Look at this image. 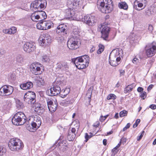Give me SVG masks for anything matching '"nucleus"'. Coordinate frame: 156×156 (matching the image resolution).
Segmentation results:
<instances>
[{
    "mask_svg": "<svg viewBox=\"0 0 156 156\" xmlns=\"http://www.w3.org/2000/svg\"><path fill=\"white\" fill-rule=\"evenodd\" d=\"M97 4L98 9L103 13H110L113 9L112 0H98Z\"/></svg>",
    "mask_w": 156,
    "mask_h": 156,
    "instance_id": "f257e3e1",
    "label": "nucleus"
},
{
    "mask_svg": "<svg viewBox=\"0 0 156 156\" xmlns=\"http://www.w3.org/2000/svg\"><path fill=\"white\" fill-rule=\"evenodd\" d=\"M97 4L98 9L103 13H110L113 9L112 0H98Z\"/></svg>",
    "mask_w": 156,
    "mask_h": 156,
    "instance_id": "f03ea898",
    "label": "nucleus"
},
{
    "mask_svg": "<svg viewBox=\"0 0 156 156\" xmlns=\"http://www.w3.org/2000/svg\"><path fill=\"white\" fill-rule=\"evenodd\" d=\"M80 0H68L67 5L69 8L65 10V16L69 18H75L76 11L72 8H76L79 5Z\"/></svg>",
    "mask_w": 156,
    "mask_h": 156,
    "instance_id": "7ed1b4c3",
    "label": "nucleus"
},
{
    "mask_svg": "<svg viewBox=\"0 0 156 156\" xmlns=\"http://www.w3.org/2000/svg\"><path fill=\"white\" fill-rule=\"evenodd\" d=\"M89 60V56L85 55L76 58L74 63L78 69H83L88 66Z\"/></svg>",
    "mask_w": 156,
    "mask_h": 156,
    "instance_id": "20e7f679",
    "label": "nucleus"
},
{
    "mask_svg": "<svg viewBox=\"0 0 156 156\" xmlns=\"http://www.w3.org/2000/svg\"><path fill=\"white\" fill-rule=\"evenodd\" d=\"M8 146L11 150L15 151L22 150L24 147V145L20 140L12 139L9 142Z\"/></svg>",
    "mask_w": 156,
    "mask_h": 156,
    "instance_id": "39448f33",
    "label": "nucleus"
},
{
    "mask_svg": "<svg viewBox=\"0 0 156 156\" xmlns=\"http://www.w3.org/2000/svg\"><path fill=\"white\" fill-rule=\"evenodd\" d=\"M26 117L24 114L21 112H18L12 117V122L16 126L23 124L26 122Z\"/></svg>",
    "mask_w": 156,
    "mask_h": 156,
    "instance_id": "423d86ee",
    "label": "nucleus"
},
{
    "mask_svg": "<svg viewBox=\"0 0 156 156\" xmlns=\"http://www.w3.org/2000/svg\"><path fill=\"white\" fill-rule=\"evenodd\" d=\"M146 55L148 57L154 56L156 53V42L147 44L145 48Z\"/></svg>",
    "mask_w": 156,
    "mask_h": 156,
    "instance_id": "0eeeda50",
    "label": "nucleus"
},
{
    "mask_svg": "<svg viewBox=\"0 0 156 156\" xmlns=\"http://www.w3.org/2000/svg\"><path fill=\"white\" fill-rule=\"evenodd\" d=\"M79 39L71 37L68 41L67 45L69 49L71 50L77 49L79 48Z\"/></svg>",
    "mask_w": 156,
    "mask_h": 156,
    "instance_id": "6e6552de",
    "label": "nucleus"
},
{
    "mask_svg": "<svg viewBox=\"0 0 156 156\" xmlns=\"http://www.w3.org/2000/svg\"><path fill=\"white\" fill-rule=\"evenodd\" d=\"M116 55L119 56V57L115 58L112 59H110L109 57V62L110 65L113 66H118L120 63V61L121 60L120 57H122L123 55V51L122 49L119 50L118 51H117Z\"/></svg>",
    "mask_w": 156,
    "mask_h": 156,
    "instance_id": "1a4fd4ad",
    "label": "nucleus"
},
{
    "mask_svg": "<svg viewBox=\"0 0 156 156\" xmlns=\"http://www.w3.org/2000/svg\"><path fill=\"white\" fill-rule=\"evenodd\" d=\"M13 91L12 87L9 85H5L0 89V95L3 96L11 94Z\"/></svg>",
    "mask_w": 156,
    "mask_h": 156,
    "instance_id": "9d476101",
    "label": "nucleus"
},
{
    "mask_svg": "<svg viewBox=\"0 0 156 156\" xmlns=\"http://www.w3.org/2000/svg\"><path fill=\"white\" fill-rule=\"evenodd\" d=\"M47 5V2L46 0H35L32 2L30 5L31 7L38 9H43L45 8Z\"/></svg>",
    "mask_w": 156,
    "mask_h": 156,
    "instance_id": "9b49d317",
    "label": "nucleus"
},
{
    "mask_svg": "<svg viewBox=\"0 0 156 156\" xmlns=\"http://www.w3.org/2000/svg\"><path fill=\"white\" fill-rule=\"evenodd\" d=\"M31 120L30 123L33 128H38L41 124V118L37 115H33L30 119Z\"/></svg>",
    "mask_w": 156,
    "mask_h": 156,
    "instance_id": "f8f14e48",
    "label": "nucleus"
},
{
    "mask_svg": "<svg viewBox=\"0 0 156 156\" xmlns=\"http://www.w3.org/2000/svg\"><path fill=\"white\" fill-rule=\"evenodd\" d=\"M39 43L41 46H44L47 43H50L51 41V36L48 34H44L40 37Z\"/></svg>",
    "mask_w": 156,
    "mask_h": 156,
    "instance_id": "ddd939ff",
    "label": "nucleus"
},
{
    "mask_svg": "<svg viewBox=\"0 0 156 156\" xmlns=\"http://www.w3.org/2000/svg\"><path fill=\"white\" fill-rule=\"evenodd\" d=\"M40 67H41L40 64H38V63L37 62H34L30 65V71L36 75L40 74L42 72Z\"/></svg>",
    "mask_w": 156,
    "mask_h": 156,
    "instance_id": "4468645a",
    "label": "nucleus"
},
{
    "mask_svg": "<svg viewBox=\"0 0 156 156\" xmlns=\"http://www.w3.org/2000/svg\"><path fill=\"white\" fill-rule=\"evenodd\" d=\"M23 48L24 50L27 53L33 52L35 49V44L32 42H26L24 44Z\"/></svg>",
    "mask_w": 156,
    "mask_h": 156,
    "instance_id": "2eb2a0df",
    "label": "nucleus"
},
{
    "mask_svg": "<svg viewBox=\"0 0 156 156\" xmlns=\"http://www.w3.org/2000/svg\"><path fill=\"white\" fill-rule=\"evenodd\" d=\"M82 21L89 26H92L95 23V17L91 14L85 16L82 19Z\"/></svg>",
    "mask_w": 156,
    "mask_h": 156,
    "instance_id": "dca6fc26",
    "label": "nucleus"
},
{
    "mask_svg": "<svg viewBox=\"0 0 156 156\" xmlns=\"http://www.w3.org/2000/svg\"><path fill=\"white\" fill-rule=\"evenodd\" d=\"M110 28L107 26L104 27L101 31V37L104 40L106 41H109L108 37L110 31Z\"/></svg>",
    "mask_w": 156,
    "mask_h": 156,
    "instance_id": "f3484780",
    "label": "nucleus"
},
{
    "mask_svg": "<svg viewBox=\"0 0 156 156\" xmlns=\"http://www.w3.org/2000/svg\"><path fill=\"white\" fill-rule=\"evenodd\" d=\"M67 27L66 24L62 23L59 25L57 28L56 32L57 33H65L66 30L67 29Z\"/></svg>",
    "mask_w": 156,
    "mask_h": 156,
    "instance_id": "a211bd4d",
    "label": "nucleus"
},
{
    "mask_svg": "<svg viewBox=\"0 0 156 156\" xmlns=\"http://www.w3.org/2000/svg\"><path fill=\"white\" fill-rule=\"evenodd\" d=\"M59 148L60 150L64 152L66 150L68 144L65 140H61L58 143Z\"/></svg>",
    "mask_w": 156,
    "mask_h": 156,
    "instance_id": "6ab92c4d",
    "label": "nucleus"
},
{
    "mask_svg": "<svg viewBox=\"0 0 156 156\" xmlns=\"http://www.w3.org/2000/svg\"><path fill=\"white\" fill-rule=\"evenodd\" d=\"M33 86L32 83L31 82H28L25 83L21 84L20 85V88L23 90H27L32 88Z\"/></svg>",
    "mask_w": 156,
    "mask_h": 156,
    "instance_id": "aec40b11",
    "label": "nucleus"
},
{
    "mask_svg": "<svg viewBox=\"0 0 156 156\" xmlns=\"http://www.w3.org/2000/svg\"><path fill=\"white\" fill-rule=\"evenodd\" d=\"M137 6L139 8H142L144 7V4L142 2H140L139 0H136L134 2L133 5V8L137 11H140L141 9H139L137 8Z\"/></svg>",
    "mask_w": 156,
    "mask_h": 156,
    "instance_id": "412c9836",
    "label": "nucleus"
},
{
    "mask_svg": "<svg viewBox=\"0 0 156 156\" xmlns=\"http://www.w3.org/2000/svg\"><path fill=\"white\" fill-rule=\"evenodd\" d=\"M73 102V97L71 96H68L66 100L62 101V103L63 106H66L69 104H72Z\"/></svg>",
    "mask_w": 156,
    "mask_h": 156,
    "instance_id": "4be33fe9",
    "label": "nucleus"
},
{
    "mask_svg": "<svg viewBox=\"0 0 156 156\" xmlns=\"http://www.w3.org/2000/svg\"><path fill=\"white\" fill-rule=\"evenodd\" d=\"M46 21L39 22L37 24V28L40 30H46Z\"/></svg>",
    "mask_w": 156,
    "mask_h": 156,
    "instance_id": "5701e85b",
    "label": "nucleus"
},
{
    "mask_svg": "<svg viewBox=\"0 0 156 156\" xmlns=\"http://www.w3.org/2000/svg\"><path fill=\"white\" fill-rule=\"evenodd\" d=\"M52 88L54 96L57 95L58 94H60L61 88L58 85V84H56L55 83L53 87H52Z\"/></svg>",
    "mask_w": 156,
    "mask_h": 156,
    "instance_id": "b1692460",
    "label": "nucleus"
},
{
    "mask_svg": "<svg viewBox=\"0 0 156 156\" xmlns=\"http://www.w3.org/2000/svg\"><path fill=\"white\" fill-rule=\"evenodd\" d=\"M24 56L21 55H18L16 58V63L19 66H22L24 64Z\"/></svg>",
    "mask_w": 156,
    "mask_h": 156,
    "instance_id": "393cba45",
    "label": "nucleus"
},
{
    "mask_svg": "<svg viewBox=\"0 0 156 156\" xmlns=\"http://www.w3.org/2000/svg\"><path fill=\"white\" fill-rule=\"evenodd\" d=\"M23 99L25 102L29 104H34L35 102H34V101H32L31 97L29 96L27 93H26L24 95Z\"/></svg>",
    "mask_w": 156,
    "mask_h": 156,
    "instance_id": "a878e982",
    "label": "nucleus"
},
{
    "mask_svg": "<svg viewBox=\"0 0 156 156\" xmlns=\"http://www.w3.org/2000/svg\"><path fill=\"white\" fill-rule=\"evenodd\" d=\"M34 110L38 113L42 112L43 110V108L41 105L39 103H36L34 106Z\"/></svg>",
    "mask_w": 156,
    "mask_h": 156,
    "instance_id": "bb28decb",
    "label": "nucleus"
},
{
    "mask_svg": "<svg viewBox=\"0 0 156 156\" xmlns=\"http://www.w3.org/2000/svg\"><path fill=\"white\" fill-rule=\"evenodd\" d=\"M135 86L136 85L134 83H133L131 84L128 85L124 89V93L127 94L131 91Z\"/></svg>",
    "mask_w": 156,
    "mask_h": 156,
    "instance_id": "cd10ccee",
    "label": "nucleus"
},
{
    "mask_svg": "<svg viewBox=\"0 0 156 156\" xmlns=\"http://www.w3.org/2000/svg\"><path fill=\"white\" fill-rule=\"evenodd\" d=\"M39 21H42L47 17L46 13L44 11L38 10Z\"/></svg>",
    "mask_w": 156,
    "mask_h": 156,
    "instance_id": "c85d7f7f",
    "label": "nucleus"
},
{
    "mask_svg": "<svg viewBox=\"0 0 156 156\" xmlns=\"http://www.w3.org/2000/svg\"><path fill=\"white\" fill-rule=\"evenodd\" d=\"M31 18L32 20L34 21H39L38 11H36L31 14Z\"/></svg>",
    "mask_w": 156,
    "mask_h": 156,
    "instance_id": "c756f323",
    "label": "nucleus"
},
{
    "mask_svg": "<svg viewBox=\"0 0 156 156\" xmlns=\"http://www.w3.org/2000/svg\"><path fill=\"white\" fill-rule=\"evenodd\" d=\"M70 88H66L64 90H62L60 92V96L62 98L65 97L69 93Z\"/></svg>",
    "mask_w": 156,
    "mask_h": 156,
    "instance_id": "7c9ffc66",
    "label": "nucleus"
},
{
    "mask_svg": "<svg viewBox=\"0 0 156 156\" xmlns=\"http://www.w3.org/2000/svg\"><path fill=\"white\" fill-rule=\"evenodd\" d=\"M57 64L58 68L63 70H66L68 68V66L66 62H62L58 63Z\"/></svg>",
    "mask_w": 156,
    "mask_h": 156,
    "instance_id": "2f4dec72",
    "label": "nucleus"
},
{
    "mask_svg": "<svg viewBox=\"0 0 156 156\" xmlns=\"http://www.w3.org/2000/svg\"><path fill=\"white\" fill-rule=\"evenodd\" d=\"M118 6L119 8L126 10L128 9V5L125 2H121L119 3Z\"/></svg>",
    "mask_w": 156,
    "mask_h": 156,
    "instance_id": "473e14b6",
    "label": "nucleus"
},
{
    "mask_svg": "<svg viewBox=\"0 0 156 156\" xmlns=\"http://www.w3.org/2000/svg\"><path fill=\"white\" fill-rule=\"evenodd\" d=\"M57 106V103L55 102L53 105L51 106L48 105V108L50 112H55L56 110Z\"/></svg>",
    "mask_w": 156,
    "mask_h": 156,
    "instance_id": "72a5a7b5",
    "label": "nucleus"
},
{
    "mask_svg": "<svg viewBox=\"0 0 156 156\" xmlns=\"http://www.w3.org/2000/svg\"><path fill=\"white\" fill-rule=\"evenodd\" d=\"M35 82L38 86L43 85L44 83L43 80L42 78H40V76L37 77L35 80Z\"/></svg>",
    "mask_w": 156,
    "mask_h": 156,
    "instance_id": "f704fd0d",
    "label": "nucleus"
},
{
    "mask_svg": "<svg viewBox=\"0 0 156 156\" xmlns=\"http://www.w3.org/2000/svg\"><path fill=\"white\" fill-rule=\"evenodd\" d=\"M76 133H68V135L67 136V138L69 141H73L76 137Z\"/></svg>",
    "mask_w": 156,
    "mask_h": 156,
    "instance_id": "c9c22d12",
    "label": "nucleus"
},
{
    "mask_svg": "<svg viewBox=\"0 0 156 156\" xmlns=\"http://www.w3.org/2000/svg\"><path fill=\"white\" fill-rule=\"evenodd\" d=\"M26 93L29 96L31 97L32 101H34V102H35V98L36 97L35 93L34 92L31 91H29Z\"/></svg>",
    "mask_w": 156,
    "mask_h": 156,
    "instance_id": "e433bc0d",
    "label": "nucleus"
},
{
    "mask_svg": "<svg viewBox=\"0 0 156 156\" xmlns=\"http://www.w3.org/2000/svg\"><path fill=\"white\" fill-rule=\"evenodd\" d=\"M54 26L53 23L51 21H46V30L49 29L52 27H53Z\"/></svg>",
    "mask_w": 156,
    "mask_h": 156,
    "instance_id": "4c0bfd02",
    "label": "nucleus"
},
{
    "mask_svg": "<svg viewBox=\"0 0 156 156\" xmlns=\"http://www.w3.org/2000/svg\"><path fill=\"white\" fill-rule=\"evenodd\" d=\"M42 58V61L44 62H49L50 60V57L46 55H43Z\"/></svg>",
    "mask_w": 156,
    "mask_h": 156,
    "instance_id": "58836bf2",
    "label": "nucleus"
},
{
    "mask_svg": "<svg viewBox=\"0 0 156 156\" xmlns=\"http://www.w3.org/2000/svg\"><path fill=\"white\" fill-rule=\"evenodd\" d=\"M16 106L18 109H20L23 108L24 106L23 103L18 100L16 101Z\"/></svg>",
    "mask_w": 156,
    "mask_h": 156,
    "instance_id": "ea45409f",
    "label": "nucleus"
},
{
    "mask_svg": "<svg viewBox=\"0 0 156 156\" xmlns=\"http://www.w3.org/2000/svg\"><path fill=\"white\" fill-rule=\"evenodd\" d=\"M12 102L10 100H7L5 102V106L7 109L10 108L12 106Z\"/></svg>",
    "mask_w": 156,
    "mask_h": 156,
    "instance_id": "a19ab883",
    "label": "nucleus"
},
{
    "mask_svg": "<svg viewBox=\"0 0 156 156\" xmlns=\"http://www.w3.org/2000/svg\"><path fill=\"white\" fill-rule=\"evenodd\" d=\"M98 46L99 49L97 51V53L98 54H100L104 51V46L102 44H99Z\"/></svg>",
    "mask_w": 156,
    "mask_h": 156,
    "instance_id": "79ce46f5",
    "label": "nucleus"
},
{
    "mask_svg": "<svg viewBox=\"0 0 156 156\" xmlns=\"http://www.w3.org/2000/svg\"><path fill=\"white\" fill-rule=\"evenodd\" d=\"M46 94L48 95L49 96H54V94L53 93V90H52V87L47 90L46 91Z\"/></svg>",
    "mask_w": 156,
    "mask_h": 156,
    "instance_id": "37998d69",
    "label": "nucleus"
},
{
    "mask_svg": "<svg viewBox=\"0 0 156 156\" xmlns=\"http://www.w3.org/2000/svg\"><path fill=\"white\" fill-rule=\"evenodd\" d=\"M79 31L76 30H74L72 32V37L74 38H77L79 39Z\"/></svg>",
    "mask_w": 156,
    "mask_h": 156,
    "instance_id": "c03bdc74",
    "label": "nucleus"
},
{
    "mask_svg": "<svg viewBox=\"0 0 156 156\" xmlns=\"http://www.w3.org/2000/svg\"><path fill=\"white\" fill-rule=\"evenodd\" d=\"M6 152V150L4 147L0 146V156L3 155Z\"/></svg>",
    "mask_w": 156,
    "mask_h": 156,
    "instance_id": "a18cd8bd",
    "label": "nucleus"
},
{
    "mask_svg": "<svg viewBox=\"0 0 156 156\" xmlns=\"http://www.w3.org/2000/svg\"><path fill=\"white\" fill-rule=\"evenodd\" d=\"M116 98V96L115 94H110L107 96V99L108 100L110 99L115 100Z\"/></svg>",
    "mask_w": 156,
    "mask_h": 156,
    "instance_id": "49530a36",
    "label": "nucleus"
},
{
    "mask_svg": "<svg viewBox=\"0 0 156 156\" xmlns=\"http://www.w3.org/2000/svg\"><path fill=\"white\" fill-rule=\"evenodd\" d=\"M127 111L126 110H123L120 112L119 116L120 117H123L127 116Z\"/></svg>",
    "mask_w": 156,
    "mask_h": 156,
    "instance_id": "de8ad7c7",
    "label": "nucleus"
},
{
    "mask_svg": "<svg viewBox=\"0 0 156 156\" xmlns=\"http://www.w3.org/2000/svg\"><path fill=\"white\" fill-rule=\"evenodd\" d=\"M140 96L143 100L144 99L147 97L146 93L144 91L140 93Z\"/></svg>",
    "mask_w": 156,
    "mask_h": 156,
    "instance_id": "09e8293b",
    "label": "nucleus"
},
{
    "mask_svg": "<svg viewBox=\"0 0 156 156\" xmlns=\"http://www.w3.org/2000/svg\"><path fill=\"white\" fill-rule=\"evenodd\" d=\"M9 29L10 32H11V34H14L16 31V28L15 27H11Z\"/></svg>",
    "mask_w": 156,
    "mask_h": 156,
    "instance_id": "8fccbe9b",
    "label": "nucleus"
},
{
    "mask_svg": "<svg viewBox=\"0 0 156 156\" xmlns=\"http://www.w3.org/2000/svg\"><path fill=\"white\" fill-rule=\"evenodd\" d=\"M139 1L140 2H142V3L144 4V7L143 8H142L141 9H144L146 7L147 5V0H139Z\"/></svg>",
    "mask_w": 156,
    "mask_h": 156,
    "instance_id": "3c124183",
    "label": "nucleus"
},
{
    "mask_svg": "<svg viewBox=\"0 0 156 156\" xmlns=\"http://www.w3.org/2000/svg\"><path fill=\"white\" fill-rule=\"evenodd\" d=\"M46 101L48 104V105L51 106L54 104L52 101L48 98H46Z\"/></svg>",
    "mask_w": 156,
    "mask_h": 156,
    "instance_id": "603ef678",
    "label": "nucleus"
},
{
    "mask_svg": "<svg viewBox=\"0 0 156 156\" xmlns=\"http://www.w3.org/2000/svg\"><path fill=\"white\" fill-rule=\"evenodd\" d=\"M140 122V120L139 119H137L136 120L135 123H134L133 125V128H135L136 127Z\"/></svg>",
    "mask_w": 156,
    "mask_h": 156,
    "instance_id": "864d4df0",
    "label": "nucleus"
},
{
    "mask_svg": "<svg viewBox=\"0 0 156 156\" xmlns=\"http://www.w3.org/2000/svg\"><path fill=\"white\" fill-rule=\"evenodd\" d=\"M92 136L88 135L87 133H86L85 134V138L86 139L85 141L87 142L89 139Z\"/></svg>",
    "mask_w": 156,
    "mask_h": 156,
    "instance_id": "5fc2aeb1",
    "label": "nucleus"
},
{
    "mask_svg": "<svg viewBox=\"0 0 156 156\" xmlns=\"http://www.w3.org/2000/svg\"><path fill=\"white\" fill-rule=\"evenodd\" d=\"M3 32L5 34H11V33L10 32V29H4L3 30Z\"/></svg>",
    "mask_w": 156,
    "mask_h": 156,
    "instance_id": "6e6d98bb",
    "label": "nucleus"
},
{
    "mask_svg": "<svg viewBox=\"0 0 156 156\" xmlns=\"http://www.w3.org/2000/svg\"><path fill=\"white\" fill-rule=\"evenodd\" d=\"M144 131H143L141 133L140 135L139 136H138L137 138V140L139 141L143 137L144 133Z\"/></svg>",
    "mask_w": 156,
    "mask_h": 156,
    "instance_id": "4d7b16f0",
    "label": "nucleus"
},
{
    "mask_svg": "<svg viewBox=\"0 0 156 156\" xmlns=\"http://www.w3.org/2000/svg\"><path fill=\"white\" fill-rule=\"evenodd\" d=\"M133 34L130 35L128 37L129 40L130 41H134L135 40V38L133 37Z\"/></svg>",
    "mask_w": 156,
    "mask_h": 156,
    "instance_id": "13d9d810",
    "label": "nucleus"
},
{
    "mask_svg": "<svg viewBox=\"0 0 156 156\" xmlns=\"http://www.w3.org/2000/svg\"><path fill=\"white\" fill-rule=\"evenodd\" d=\"M130 123H128L126 126L123 129L122 131H124L126 130L127 129L129 128L130 126Z\"/></svg>",
    "mask_w": 156,
    "mask_h": 156,
    "instance_id": "bf43d9fd",
    "label": "nucleus"
},
{
    "mask_svg": "<svg viewBox=\"0 0 156 156\" xmlns=\"http://www.w3.org/2000/svg\"><path fill=\"white\" fill-rule=\"evenodd\" d=\"M119 71L120 72V76H121L124 75L125 71L124 70L119 69Z\"/></svg>",
    "mask_w": 156,
    "mask_h": 156,
    "instance_id": "052dcab7",
    "label": "nucleus"
},
{
    "mask_svg": "<svg viewBox=\"0 0 156 156\" xmlns=\"http://www.w3.org/2000/svg\"><path fill=\"white\" fill-rule=\"evenodd\" d=\"M139 59L136 58L135 57L133 59L132 62L134 64H137V63L138 62Z\"/></svg>",
    "mask_w": 156,
    "mask_h": 156,
    "instance_id": "680f3d73",
    "label": "nucleus"
},
{
    "mask_svg": "<svg viewBox=\"0 0 156 156\" xmlns=\"http://www.w3.org/2000/svg\"><path fill=\"white\" fill-rule=\"evenodd\" d=\"M153 29L152 25H149L148 26V30L150 32H152Z\"/></svg>",
    "mask_w": 156,
    "mask_h": 156,
    "instance_id": "e2e57ef3",
    "label": "nucleus"
},
{
    "mask_svg": "<svg viewBox=\"0 0 156 156\" xmlns=\"http://www.w3.org/2000/svg\"><path fill=\"white\" fill-rule=\"evenodd\" d=\"M76 131V129L75 128H73L71 129V130H69V133H75V132Z\"/></svg>",
    "mask_w": 156,
    "mask_h": 156,
    "instance_id": "0e129e2a",
    "label": "nucleus"
},
{
    "mask_svg": "<svg viewBox=\"0 0 156 156\" xmlns=\"http://www.w3.org/2000/svg\"><path fill=\"white\" fill-rule=\"evenodd\" d=\"M9 77L12 80H14L15 79V76L14 74H9Z\"/></svg>",
    "mask_w": 156,
    "mask_h": 156,
    "instance_id": "69168bd1",
    "label": "nucleus"
},
{
    "mask_svg": "<svg viewBox=\"0 0 156 156\" xmlns=\"http://www.w3.org/2000/svg\"><path fill=\"white\" fill-rule=\"evenodd\" d=\"M154 85L153 84H151L147 88V90L148 92H149L153 88Z\"/></svg>",
    "mask_w": 156,
    "mask_h": 156,
    "instance_id": "338daca9",
    "label": "nucleus"
},
{
    "mask_svg": "<svg viewBox=\"0 0 156 156\" xmlns=\"http://www.w3.org/2000/svg\"><path fill=\"white\" fill-rule=\"evenodd\" d=\"M149 108L153 110L155 109L156 108V105L154 104L151 105H150Z\"/></svg>",
    "mask_w": 156,
    "mask_h": 156,
    "instance_id": "774afa93",
    "label": "nucleus"
}]
</instances>
